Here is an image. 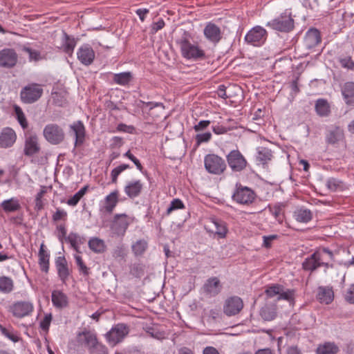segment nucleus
Listing matches in <instances>:
<instances>
[{
    "label": "nucleus",
    "mask_w": 354,
    "mask_h": 354,
    "mask_svg": "<svg viewBox=\"0 0 354 354\" xmlns=\"http://www.w3.org/2000/svg\"><path fill=\"white\" fill-rule=\"evenodd\" d=\"M334 299V292L332 287L319 286L317 294V299L320 303L330 304Z\"/></svg>",
    "instance_id": "nucleus-28"
},
{
    "label": "nucleus",
    "mask_w": 354,
    "mask_h": 354,
    "mask_svg": "<svg viewBox=\"0 0 354 354\" xmlns=\"http://www.w3.org/2000/svg\"><path fill=\"white\" fill-rule=\"evenodd\" d=\"M33 310V304L28 301H15L8 308V312L12 313L14 317L18 319L30 315Z\"/></svg>",
    "instance_id": "nucleus-8"
},
{
    "label": "nucleus",
    "mask_w": 354,
    "mask_h": 354,
    "mask_svg": "<svg viewBox=\"0 0 354 354\" xmlns=\"http://www.w3.org/2000/svg\"><path fill=\"white\" fill-rule=\"evenodd\" d=\"M261 317L267 322L274 319L277 315V305L275 301L266 300L259 311Z\"/></svg>",
    "instance_id": "nucleus-21"
},
{
    "label": "nucleus",
    "mask_w": 354,
    "mask_h": 354,
    "mask_svg": "<svg viewBox=\"0 0 354 354\" xmlns=\"http://www.w3.org/2000/svg\"><path fill=\"white\" fill-rule=\"evenodd\" d=\"M285 205L283 203H277L274 205L269 206V210L271 214L279 223H282L285 218L284 208Z\"/></svg>",
    "instance_id": "nucleus-39"
},
{
    "label": "nucleus",
    "mask_w": 354,
    "mask_h": 354,
    "mask_svg": "<svg viewBox=\"0 0 354 354\" xmlns=\"http://www.w3.org/2000/svg\"><path fill=\"white\" fill-rule=\"evenodd\" d=\"M77 342L87 348L88 351L90 348L94 346L98 342L96 334L86 328H84L77 335Z\"/></svg>",
    "instance_id": "nucleus-17"
},
{
    "label": "nucleus",
    "mask_w": 354,
    "mask_h": 354,
    "mask_svg": "<svg viewBox=\"0 0 354 354\" xmlns=\"http://www.w3.org/2000/svg\"><path fill=\"white\" fill-rule=\"evenodd\" d=\"M41 151L39 138L36 133L26 136L23 153L26 157L34 158Z\"/></svg>",
    "instance_id": "nucleus-10"
},
{
    "label": "nucleus",
    "mask_w": 354,
    "mask_h": 354,
    "mask_svg": "<svg viewBox=\"0 0 354 354\" xmlns=\"http://www.w3.org/2000/svg\"><path fill=\"white\" fill-rule=\"evenodd\" d=\"M294 217L297 221L300 223H308L313 218L312 212L306 208L301 207L294 212Z\"/></svg>",
    "instance_id": "nucleus-38"
},
{
    "label": "nucleus",
    "mask_w": 354,
    "mask_h": 354,
    "mask_svg": "<svg viewBox=\"0 0 354 354\" xmlns=\"http://www.w3.org/2000/svg\"><path fill=\"white\" fill-rule=\"evenodd\" d=\"M44 90L37 83H30L22 88L20 98L24 104H32L37 102L42 95Z\"/></svg>",
    "instance_id": "nucleus-5"
},
{
    "label": "nucleus",
    "mask_w": 354,
    "mask_h": 354,
    "mask_svg": "<svg viewBox=\"0 0 354 354\" xmlns=\"http://www.w3.org/2000/svg\"><path fill=\"white\" fill-rule=\"evenodd\" d=\"M79 234L75 232H71L68 236L65 237V241L71 244V248L77 253H80V246H78L77 239Z\"/></svg>",
    "instance_id": "nucleus-53"
},
{
    "label": "nucleus",
    "mask_w": 354,
    "mask_h": 354,
    "mask_svg": "<svg viewBox=\"0 0 354 354\" xmlns=\"http://www.w3.org/2000/svg\"><path fill=\"white\" fill-rule=\"evenodd\" d=\"M243 307L242 299L236 296L227 299L223 306V312L227 316L234 315Z\"/></svg>",
    "instance_id": "nucleus-16"
},
{
    "label": "nucleus",
    "mask_w": 354,
    "mask_h": 354,
    "mask_svg": "<svg viewBox=\"0 0 354 354\" xmlns=\"http://www.w3.org/2000/svg\"><path fill=\"white\" fill-rule=\"evenodd\" d=\"M302 269L305 271L313 272L319 268L315 253H313L309 257L306 258L301 264Z\"/></svg>",
    "instance_id": "nucleus-41"
},
{
    "label": "nucleus",
    "mask_w": 354,
    "mask_h": 354,
    "mask_svg": "<svg viewBox=\"0 0 354 354\" xmlns=\"http://www.w3.org/2000/svg\"><path fill=\"white\" fill-rule=\"evenodd\" d=\"M322 41L320 32L315 28H310L304 38V45L306 49H312Z\"/></svg>",
    "instance_id": "nucleus-20"
},
{
    "label": "nucleus",
    "mask_w": 354,
    "mask_h": 354,
    "mask_svg": "<svg viewBox=\"0 0 354 354\" xmlns=\"http://www.w3.org/2000/svg\"><path fill=\"white\" fill-rule=\"evenodd\" d=\"M74 259L78 267L79 272L84 276H88L90 274V269L86 266L82 257L78 254H75Z\"/></svg>",
    "instance_id": "nucleus-52"
},
{
    "label": "nucleus",
    "mask_w": 354,
    "mask_h": 354,
    "mask_svg": "<svg viewBox=\"0 0 354 354\" xmlns=\"http://www.w3.org/2000/svg\"><path fill=\"white\" fill-rule=\"evenodd\" d=\"M77 40L72 36L63 31V50L64 52L71 57L76 46Z\"/></svg>",
    "instance_id": "nucleus-35"
},
{
    "label": "nucleus",
    "mask_w": 354,
    "mask_h": 354,
    "mask_svg": "<svg viewBox=\"0 0 354 354\" xmlns=\"http://www.w3.org/2000/svg\"><path fill=\"white\" fill-rule=\"evenodd\" d=\"M295 292V291L293 289H287L286 290H284V287L283 286L282 290L280 291L278 297L274 301L277 302L279 300H286L290 302L294 300Z\"/></svg>",
    "instance_id": "nucleus-49"
},
{
    "label": "nucleus",
    "mask_w": 354,
    "mask_h": 354,
    "mask_svg": "<svg viewBox=\"0 0 354 354\" xmlns=\"http://www.w3.org/2000/svg\"><path fill=\"white\" fill-rule=\"evenodd\" d=\"M257 200L256 192L247 186H245V207L255 203Z\"/></svg>",
    "instance_id": "nucleus-48"
},
{
    "label": "nucleus",
    "mask_w": 354,
    "mask_h": 354,
    "mask_svg": "<svg viewBox=\"0 0 354 354\" xmlns=\"http://www.w3.org/2000/svg\"><path fill=\"white\" fill-rule=\"evenodd\" d=\"M344 138V130L339 127H334L328 130L326 136V142L330 145H335Z\"/></svg>",
    "instance_id": "nucleus-29"
},
{
    "label": "nucleus",
    "mask_w": 354,
    "mask_h": 354,
    "mask_svg": "<svg viewBox=\"0 0 354 354\" xmlns=\"http://www.w3.org/2000/svg\"><path fill=\"white\" fill-rule=\"evenodd\" d=\"M38 264L40 270L46 274L48 273L50 268V252L47 250L44 243H41L38 252Z\"/></svg>",
    "instance_id": "nucleus-24"
},
{
    "label": "nucleus",
    "mask_w": 354,
    "mask_h": 354,
    "mask_svg": "<svg viewBox=\"0 0 354 354\" xmlns=\"http://www.w3.org/2000/svg\"><path fill=\"white\" fill-rule=\"evenodd\" d=\"M213 223L216 227L214 233L217 234L219 238L225 237L227 232V228L225 222L219 219H214Z\"/></svg>",
    "instance_id": "nucleus-46"
},
{
    "label": "nucleus",
    "mask_w": 354,
    "mask_h": 354,
    "mask_svg": "<svg viewBox=\"0 0 354 354\" xmlns=\"http://www.w3.org/2000/svg\"><path fill=\"white\" fill-rule=\"evenodd\" d=\"M130 272L136 277H141L145 274V266L142 263H134L131 268Z\"/></svg>",
    "instance_id": "nucleus-56"
},
{
    "label": "nucleus",
    "mask_w": 354,
    "mask_h": 354,
    "mask_svg": "<svg viewBox=\"0 0 354 354\" xmlns=\"http://www.w3.org/2000/svg\"><path fill=\"white\" fill-rule=\"evenodd\" d=\"M192 35L189 31L181 30L179 36L176 37L175 43L180 48L183 57L194 61H203L208 58L205 50L198 44H192Z\"/></svg>",
    "instance_id": "nucleus-1"
},
{
    "label": "nucleus",
    "mask_w": 354,
    "mask_h": 354,
    "mask_svg": "<svg viewBox=\"0 0 354 354\" xmlns=\"http://www.w3.org/2000/svg\"><path fill=\"white\" fill-rule=\"evenodd\" d=\"M203 33L205 38L214 44L218 43L222 38L221 28L212 22L207 24L203 30Z\"/></svg>",
    "instance_id": "nucleus-19"
},
{
    "label": "nucleus",
    "mask_w": 354,
    "mask_h": 354,
    "mask_svg": "<svg viewBox=\"0 0 354 354\" xmlns=\"http://www.w3.org/2000/svg\"><path fill=\"white\" fill-rule=\"evenodd\" d=\"M274 158L273 151L265 147H259L257 149L256 161L258 165H261L264 169H267L268 163Z\"/></svg>",
    "instance_id": "nucleus-23"
},
{
    "label": "nucleus",
    "mask_w": 354,
    "mask_h": 354,
    "mask_svg": "<svg viewBox=\"0 0 354 354\" xmlns=\"http://www.w3.org/2000/svg\"><path fill=\"white\" fill-rule=\"evenodd\" d=\"M67 212L64 209L57 208L55 212L52 216V219L53 222L55 223L59 221H63L65 222L67 220Z\"/></svg>",
    "instance_id": "nucleus-57"
},
{
    "label": "nucleus",
    "mask_w": 354,
    "mask_h": 354,
    "mask_svg": "<svg viewBox=\"0 0 354 354\" xmlns=\"http://www.w3.org/2000/svg\"><path fill=\"white\" fill-rule=\"evenodd\" d=\"M326 185L327 188L331 192H336L337 190H342L344 188V183L335 178H329L326 180Z\"/></svg>",
    "instance_id": "nucleus-45"
},
{
    "label": "nucleus",
    "mask_w": 354,
    "mask_h": 354,
    "mask_svg": "<svg viewBox=\"0 0 354 354\" xmlns=\"http://www.w3.org/2000/svg\"><path fill=\"white\" fill-rule=\"evenodd\" d=\"M314 253H315L319 267L322 262L334 261L335 260V256L333 251L328 248H319L316 250Z\"/></svg>",
    "instance_id": "nucleus-30"
},
{
    "label": "nucleus",
    "mask_w": 354,
    "mask_h": 354,
    "mask_svg": "<svg viewBox=\"0 0 354 354\" xmlns=\"http://www.w3.org/2000/svg\"><path fill=\"white\" fill-rule=\"evenodd\" d=\"M119 191L118 189L114 190L104 198V204L101 207L100 211L106 214H111L119 202Z\"/></svg>",
    "instance_id": "nucleus-25"
},
{
    "label": "nucleus",
    "mask_w": 354,
    "mask_h": 354,
    "mask_svg": "<svg viewBox=\"0 0 354 354\" xmlns=\"http://www.w3.org/2000/svg\"><path fill=\"white\" fill-rule=\"evenodd\" d=\"M88 352V354H109V349L104 344L97 342Z\"/></svg>",
    "instance_id": "nucleus-55"
},
{
    "label": "nucleus",
    "mask_w": 354,
    "mask_h": 354,
    "mask_svg": "<svg viewBox=\"0 0 354 354\" xmlns=\"http://www.w3.org/2000/svg\"><path fill=\"white\" fill-rule=\"evenodd\" d=\"M315 109L320 117H327L330 113V106L326 99L319 98L315 102Z\"/></svg>",
    "instance_id": "nucleus-34"
},
{
    "label": "nucleus",
    "mask_w": 354,
    "mask_h": 354,
    "mask_svg": "<svg viewBox=\"0 0 354 354\" xmlns=\"http://www.w3.org/2000/svg\"><path fill=\"white\" fill-rule=\"evenodd\" d=\"M69 128L75 134V147L82 145L84 142L86 136V128L82 121H75L69 126Z\"/></svg>",
    "instance_id": "nucleus-22"
},
{
    "label": "nucleus",
    "mask_w": 354,
    "mask_h": 354,
    "mask_svg": "<svg viewBox=\"0 0 354 354\" xmlns=\"http://www.w3.org/2000/svg\"><path fill=\"white\" fill-rule=\"evenodd\" d=\"M236 189L232 194V198L239 204H243V185L239 182L236 183Z\"/></svg>",
    "instance_id": "nucleus-47"
},
{
    "label": "nucleus",
    "mask_w": 354,
    "mask_h": 354,
    "mask_svg": "<svg viewBox=\"0 0 354 354\" xmlns=\"http://www.w3.org/2000/svg\"><path fill=\"white\" fill-rule=\"evenodd\" d=\"M133 79V74L130 71L122 72L113 75V81L120 86H127Z\"/></svg>",
    "instance_id": "nucleus-37"
},
{
    "label": "nucleus",
    "mask_w": 354,
    "mask_h": 354,
    "mask_svg": "<svg viewBox=\"0 0 354 354\" xmlns=\"http://www.w3.org/2000/svg\"><path fill=\"white\" fill-rule=\"evenodd\" d=\"M77 57L83 65L90 66L95 59V53L90 44H84L78 48Z\"/></svg>",
    "instance_id": "nucleus-12"
},
{
    "label": "nucleus",
    "mask_w": 354,
    "mask_h": 354,
    "mask_svg": "<svg viewBox=\"0 0 354 354\" xmlns=\"http://www.w3.org/2000/svg\"><path fill=\"white\" fill-rule=\"evenodd\" d=\"M57 275L63 283H66L72 272L64 256L56 257L55 261Z\"/></svg>",
    "instance_id": "nucleus-14"
},
{
    "label": "nucleus",
    "mask_w": 354,
    "mask_h": 354,
    "mask_svg": "<svg viewBox=\"0 0 354 354\" xmlns=\"http://www.w3.org/2000/svg\"><path fill=\"white\" fill-rule=\"evenodd\" d=\"M18 61V55L13 48H3L0 50V66L4 68H12Z\"/></svg>",
    "instance_id": "nucleus-11"
},
{
    "label": "nucleus",
    "mask_w": 354,
    "mask_h": 354,
    "mask_svg": "<svg viewBox=\"0 0 354 354\" xmlns=\"http://www.w3.org/2000/svg\"><path fill=\"white\" fill-rule=\"evenodd\" d=\"M16 140V133L12 128H3L0 133V148L7 149L12 147Z\"/></svg>",
    "instance_id": "nucleus-18"
},
{
    "label": "nucleus",
    "mask_w": 354,
    "mask_h": 354,
    "mask_svg": "<svg viewBox=\"0 0 354 354\" xmlns=\"http://www.w3.org/2000/svg\"><path fill=\"white\" fill-rule=\"evenodd\" d=\"M185 208V204L180 198L173 199L166 210V214L169 215L172 212Z\"/></svg>",
    "instance_id": "nucleus-50"
},
{
    "label": "nucleus",
    "mask_w": 354,
    "mask_h": 354,
    "mask_svg": "<svg viewBox=\"0 0 354 354\" xmlns=\"http://www.w3.org/2000/svg\"><path fill=\"white\" fill-rule=\"evenodd\" d=\"M22 50L24 52L28 53L30 61L38 62V61L42 59V58H43L39 50H34L30 47L24 46L22 48Z\"/></svg>",
    "instance_id": "nucleus-54"
},
{
    "label": "nucleus",
    "mask_w": 354,
    "mask_h": 354,
    "mask_svg": "<svg viewBox=\"0 0 354 354\" xmlns=\"http://www.w3.org/2000/svg\"><path fill=\"white\" fill-rule=\"evenodd\" d=\"M131 166L129 164H121L119 166L114 168L111 172V182L116 183L118 181V176L124 170L130 169Z\"/></svg>",
    "instance_id": "nucleus-51"
},
{
    "label": "nucleus",
    "mask_w": 354,
    "mask_h": 354,
    "mask_svg": "<svg viewBox=\"0 0 354 354\" xmlns=\"http://www.w3.org/2000/svg\"><path fill=\"white\" fill-rule=\"evenodd\" d=\"M0 330L3 335L15 343L18 342L21 339V337L17 335V332L15 331L11 326H10L9 328H6L4 326L0 324Z\"/></svg>",
    "instance_id": "nucleus-43"
},
{
    "label": "nucleus",
    "mask_w": 354,
    "mask_h": 354,
    "mask_svg": "<svg viewBox=\"0 0 354 354\" xmlns=\"http://www.w3.org/2000/svg\"><path fill=\"white\" fill-rule=\"evenodd\" d=\"M342 93L346 104L348 106H354V82H346L342 88Z\"/></svg>",
    "instance_id": "nucleus-31"
},
{
    "label": "nucleus",
    "mask_w": 354,
    "mask_h": 354,
    "mask_svg": "<svg viewBox=\"0 0 354 354\" xmlns=\"http://www.w3.org/2000/svg\"><path fill=\"white\" fill-rule=\"evenodd\" d=\"M204 165L208 173L215 175L222 174L227 167L225 160L221 157L214 153L205 156Z\"/></svg>",
    "instance_id": "nucleus-6"
},
{
    "label": "nucleus",
    "mask_w": 354,
    "mask_h": 354,
    "mask_svg": "<svg viewBox=\"0 0 354 354\" xmlns=\"http://www.w3.org/2000/svg\"><path fill=\"white\" fill-rule=\"evenodd\" d=\"M143 185L140 180L127 182L124 188V191L127 196L130 198L138 197L142 191Z\"/></svg>",
    "instance_id": "nucleus-26"
},
{
    "label": "nucleus",
    "mask_w": 354,
    "mask_h": 354,
    "mask_svg": "<svg viewBox=\"0 0 354 354\" xmlns=\"http://www.w3.org/2000/svg\"><path fill=\"white\" fill-rule=\"evenodd\" d=\"M149 248L148 242L144 239H139L131 245V251L136 257H142Z\"/></svg>",
    "instance_id": "nucleus-36"
},
{
    "label": "nucleus",
    "mask_w": 354,
    "mask_h": 354,
    "mask_svg": "<svg viewBox=\"0 0 354 354\" xmlns=\"http://www.w3.org/2000/svg\"><path fill=\"white\" fill-rule=\"evenodd\" d=\"M283 286L278 283H272L268 285L265 287L264 293L266 295V299H272L275 297H278L280 291L282 290Z\"/></svg>",
    "instance_id": "nucleus-42"
},
{
    "label": "nucleus",
    "mask_w": 354,
    "mask_h": 354,
    "mask_svg": "<svg viewBox=\"0 0 354 354\" xmlns=\"http://www.w3.org/2000/svg\"><path fill=\"white\" fill-rule=\"evenodd\" d=\"M339 62L343 68L354 71V62L351 56L340 57Z\"/></svg>",
    "instance_id": "nucleus-59"
},
{
    "label": "nucleus",
    "mask_w": 354,
    "mask_h": 354,
    "mask_svg": "<svg viewBox=\"0 0 354 354\" xmlns=\"http://www.w3.org/2000/svg\"><path fill=\"white\" fill-rule=\"evenodd\" d=\"M127 256L125 248L123 245H117L113 251V257L115 259H124Z\"/></svg>",
    "instance_id": "nucleus-62"
},
{
    "label": "nucleus",
    "mask_w": 354,
    "mask_h": 354,
    "mask_svg": "<svg viewBox=\"0 0 354 354\" xmlns=\"http://www.w3.org/2000/svg\"><path fill=\"white\" fill-rule=\"evenodd\" d=\"M129 333V326L127 324L118 323L106 333L105 337L110 344L115 345L122 342Z\"/></svg>",
    "instance_id": "nucleus-7"
},
{
    "label": "nucleus",
    "mask_w": 354,
    "mask_h": 354,
    "mask_svg": "<svg viewBox=\"0 0 354 354\" xmlns=\"http://www.w3.org/2000/svg\"><path fill=\"white\" fill-rule=\"evenodd\" d=\"M88 248L95 253L101 254L106 251V246L104 241L97 237L91 238L88 243Z\"/></svg>",
    "instance_id": "nucleus-40"
},
{
    "label": "nucleus",
    "mask_w": 354,
    "mask_h": 354,
    "mask_svg": "<svg viewBox=\"0 0 354 354\" xmlns=\"http://www.w3.org/2000/svg\"><path fill=\"white\" fill-rule=\"evenodd\" d=\"M51 299L53 306L57 308L62 309L68 306V298L62 290H53L51 294Z\"/></svg>",
    "instance_id": "nucleus-27"
},
{
    "label": "nucleus",
    "mask_w": 354,
    "mask_h": 354,
    "mask_svg": "<svg viewBox=\"0 0 354 354\" xmlns=\"http://www.w3.org/2000/svg\"><path fill=\"white\" fill-rule=\"evenodd\" d=\"M45 140L53 145L61 144L65 139L64 129L56 123L46 124L43 129Z\"/></svg>",
    "instance_id": "nucleus-3"
},
{
    "label": "nucleus",
    "mask_w": 354,
    "mask_h": 354,
    "mask_svg": "<svg viewBox=\"0 0 354 354\" xmlns=\"http://www.w3.org/2000/svg\"><path fill=\"white\" fill-rule=\"evenodd\" d=\"M223 285L216 277H212L206 280L203 286V292L212 297L218 295L222 290Z\"/></svg>",
    "instance_id": "nucleus-15"
},
{
    "label": "nucleus",
    "mask_w": 354,
    "mask_h": 354,
    "mask_svg": "<svg viewBox=\"0 0 354 354\" xmlns=\"http://www.w3.org/2000/svg\"><path fill=\"white\" fill-rule=\"evenodd\" d=\"M344 299L348 303L354 304V283L351 284L347 290Z\"/></svg>",
    "instance_id": "nucleus-64"
},
{
    "label": "nucleus",
    "mask_w": 354,
    "mask_h": 354,
    "mask_svg": "<svg viewBox=\"0 0 354 354\" xmlns=\"http://www.w3.org/2000/svg\"><path fill=\"white\" fill-rule=\"evenodd\" d=\"M266 26L274 30L288 33L295 28V20L290 12L285 11L274 19L268 21Z\"/></svg>",
    "instance_id": "nucleus-2"
},
{
    "label": "nucleus",
    "mask_w": 354,
    "mask_h": 354,
    "mask_svg": "<svg viewBox=\"0 0 354 354\" xmlns=\"http://www.w3.org/2000/svg\"><path fill=\"white\" fill-rule=\"evenodd\" d=\"M165 26V23L162 18H160L158 21L153 22L151 28H150V34L154 35L158 31L162 30Z\"/></svg>",
    "instance_id": "nucleus-61"
},
{
    "label": "nucleus",
    "mask_w": 354,
    "mask_h": 354,
    "mask_svg": "<svg viewBox=\"0 0 354 354\" xmlns=\"http://www.w3.org/2000/svg\"><path fill=\"white\" fill-rule=\"evenodd\" d=\"M116 131L134 134L136 133V127L133 125H127L124 123H120L116 127Z\"/></svg>",
    "instance_id": "nucleus-60"
},
{
    "label": "nucleus",
    "mask_w": 354,
    "mask_h": 354,
    "mask_svg": "<svg viewBox=\"0 0 354 354\" xmlns=\"http://www.w3.org/2000/svg\"><path fill=\"white\" fill-rule=\"evenodd\" d=\"M14 288V283L12 279L6 276L0 277V291L8 294L11 292Z\"/></svg>",
    "instance_id": "nucleus-44"
},
{
    "label": "nucleus",
    "mask_w": 354,
    "mask_h": 354,
    "mask_svg": "<svg viewBox=\"0 0 354 354\" xmlns=\"http://www.w3.org/2000/svg\"><path fill=\"white\" fill-rule=\"evenodd\" d=\"M125 354H146L142 346H132L127 348Z\"/></svg>",
    "instance_id": "nucleus-63"
},
{
    "label": "nucleus",
    "mask_w": 354,
    "mask_h": 354,
    "mask_svg": "<svg viewBox=\"0 0 354 354\" xmlns=\"http://www.w3.org/2000/svg\"><path fill=\"white\" fill-rule=\"evenodd\" d=\"M229 167L234 172L243 170V155L238 149L232 150L226 156Z\"/></svg>",
    "instance_id": "nucleus-13"
},
{
    "label": "nucleus",
    "mask_w": 354,
    "mask_h": 354,
    "mask_svg": "<svg viewBox=\"0 0 354 354\" xmlns=\"http://www.w3.org/2000/svg\"><path fill=\"white\" fill-rule=\"evenodd\" d=\"M267 31L260 26H256L245 35V41L248 44L259 47L264 44L267 39Z\"/></svg>",
    "instance_id": "nucleus-9"
},
{
    "label": "nucleus",
    "mask_w": 354,
    "mask_h": 354,
    "mask_svg": "<svg viewBox=\"0 0 354 354\" xmlns=\"http://www.w3.org/2000/svg\"><path fill=\"white\" fill-rule=\"evenodd\" d=\"M131 224L129 217L126 214H116L114 215L110 230L111 236L123 237Z\"/></svg>",
    "instance_id": "nucleus-4"
},
{
    "label": "nucleus",
    "mask_w": 354,
    "mask_h": 354,
    "mask_svg": "<svg viewBox=\"0 0 354 354\" xmlns=\"http://www.w3.org/2000/svg\"><path fill=\"white\" fill-rule=\"evenodd\" d=\"M0 207L6 214L17 212L21 208L19 201L15 197L2 201Z\"/></svg>",
    "instance_id": "nucleus-32"
},
{
    "label": "nucleus",
    "mask_w": 354,
    "mask_h": 354,
    "mask_svg": "<svg viewBox=\"0 0 354 354\" xmlns=\"http://www.w3.org/2000/svg\"><path fill=\"white\" fill-rule=\"evenodd\" d=\"M339 351V348L335 342H326L317 346L316 354H337Z\"/></svg>",
    "instance_id": "nucleus-33"
},
{
    "label": "nucleus",
    "mask_w": 354,
    "mask_h": 354,
    "mask_svg": "<svg viewBox=\"0 0 354 354\" xmlns=\"http://www.w3.org/2000/svg\"><path fill=\"white\" fill-rule=\"evenodd\" d=\"M52 319L53 315L51 313L46 314L44 319L39 323V327L41 329L46 333H48Z\"/></svg>",
    "instance_id": "nucleus-58"
}]
</instances>
